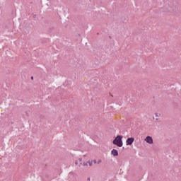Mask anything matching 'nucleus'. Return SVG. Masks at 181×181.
Here are the masks:
<instances>
[{
	"instance_id": "3",
	"label": "nucleus",
	"mask_w": 181,
	"mask_h": 181,
	"mask_svg": "<svg viewBox=\"0 0 181 181\" xmlns=\"http://www.w3.org/2000/svg\"><path fill=\"white\" fill-rule=\"evenodd\" d=\"M144 141L147 143L149 144L150 145H152L153 144V139H152V136H148L146 137Z\"/></svg>"
},
{
	"instance_id": "2",
	"label": "nucleus",
	"mask_w": 181,
	"mask_h": 181,
	"mask_svg": "<svg viewBox=\"0 0 181 181\" xmlns=\"http://www.w3.org/2000/svg\"><path fill=\"white\" fill-rule=\"evenodd\" d=\"M113 144L116 145V146H118L119 148H122V146L124 145V143L122 142V136H117L113 140Z\"/></svg>"
},
{
	"instance_id": "5",
	"label": "nucleus",
	"mask_w": 181,
	"mask_h": 181,
	"mask_svg": "<svg viewBox=\"0 0 181 181\" xmlns=\"http://www.w3.org/2000/svg\"><path fill=\"white\" fill-rule=\"evenodd\" d=\"M111 153L113 156H118V151L117 149L112 150Z\"/></svg>"
},
{
	"instance_id": "4",
	"label": "nucleus",
	"mask_w": 181,
	"mask_h": 181,
	"mask_svg": "<svg viewBox=\"0 0 181 181\" xmlns=\"http://www.w3.org/2000/svg\"><path fill=\"white\" fill-rule=\"evenodd\" d=\"M134 141H135L134 138H128L126 141V145H132V144H134Z\"/></svg>"
},
{
	"instance_id": "1",
	"label": "nucleus",
	"mask_w": 181,
	"mask_h": 181,
	"mask_svg": "<svg viewBox=\"0 0 181 181\" xmlns=\"http://www.w3.org/2000/svg\"><path fill=\"white\" fill-rule=\"evenodd\" d=\"M83 160V163H81ZM78 162L80 163H78ZM93 163H97V161L95 160H88V157H87L86 156H84L83 158H79L75 162V165H78V166H80V165H83V166H93Z\"/></svg>"
},
{
	"instance_id": "6",
	"label": "nucleus",
	"mask_w": 181,
	"mask_h": 181,
	"mask_svg": "<svg viewBox=\"0 0 181 181\" xmlns=\"http://www.w3.org/2000/svg\"><path fill=\"white\" fill-rule=\"evenodd\" d=\"M155 115H156V117H160V114L158 113V112H156Z\"/></svg>"
}]
</instances>
